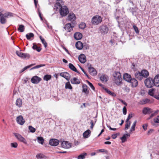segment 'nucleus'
I'll return each mask as SVG.
<instances>
[{"mask_svg":"<svg viewBox=\"0 0 159 159\" xmlns=\"http://www.w3.org/2000/svg\"><path fill=\"white\" fill-rule=\"evenodd\" d=\"M57 8H59L60 15L62 16H66L69 13V9L66 6H61L59 2H57L55 5Z\"/></svg>","mask_w":159,"mask_h":159,"instance_id":"1","label":"nucleus"},{"mask_svg":"<svg viewBox=\"0 0 159 159\" xmlns=\"http://www.w3.org/2000/svg\"><path fill=\"white\" fill-rule=\"evenodd\" d=\"M113 80L115 84L117 85H120L122 80L121 74L119 72H115L113 74Z\"/></svg>","mask_w":159,"mask_h":159,"instance_id":"2","label":"nucleus"},{"mask_svg":"<svg viewBox=\"0 0 159 159\" xmlns=\"http://www.w3.org/2000/svg\"><path fill=\"white\" fill-rule=\"evenodd\" d=\"M102 17L99 15H96L92 18L91 23L94 25H96L100 23L102 21Z\"/></svg>","mask_w":159,"mask_h":159,"instance_id":"3","label":"nucleus"},{"mask_svg":"<svg viewBox=\"0 0 159 159\" xmlns=\"http://www.w3.org/2000/svg\"><path fill=\"white\" fill-rule=\"evenodd\" d=\"M144 84L145 86L148 88H151L155 85L153 79L149 77L147 78L144 81Z\"/></svg>","mask_w":159,"mask_h":159,"instance_id":"4","label":"nucleus"},{"mask_svg":"<svg viewBox=\"0 0 159 159\" xmlns=\"http://www.w3.org/2000/svg\"><path fill=\"white\" fill-rule=\"evenodd\" d=\"M100 32L102 34H105L108 33L109 30L108 27L106 25H102L99 27Z\"/></svg>","mask_w":159,"mask_h":159,"instance_id":"5","label":"nucleus"},{"mask_svg":"<svg viewBox=\"0 0 159 159\" xmlns=\"http://www.w3.org/2000/svg\"><path fill=\"white\" fill-rule=\"evenodd\" d=\"M16 53L18 56L23 59H29L30 57L29 54L24 53L18 51H17Z\"/></svg>","mask_w":159,"mask_h":159,"instance_id":"6","label":"nucleus"},{"mask_svg":"<svg viewBox=\"0 0 159 159\" xmlns=\"http://www.w3.org/2000/svg\"><path fill=\"white\" fill-rule=\"evenodd\" d=\"M13 134L18 140L23 142L25 144H27V142L26 139L20 134L17 133H14Z\"/></svg>","mask_w":159,"mask_h":159,"instance_id":"7","label":"nucleus"},{"mask_svg":"<svg viewBox=\"0 0 159 159\" xmlns=\"http://www.w3.org/2000/svg\"><path fill=\"white\" fill-rule=\"evenodd\" d=\"M61 145L62 148L66 149L69 148H70L72 146L71 144L67 141H63L61 143Z\"/></svg>","mask_w":159,"mask_h":159,"instance_id":"8","label":"nucleus"},{"mask_svg":"<svg viewBox=\"0 0 159 159\" xmlns=\"http://www.w3.org/2000/svg\"><path fill=\"white\" fill-rule=\"evenodd\" d=\"M41 80V78L37 76H34L31 79V81L33 84H37L39 83Z\"/></svg>","mask_w":159,"mask_h":159,"instance_id":"9","label":"nucleus"},{"mask_svg":"<svg viewBox=\"0 0 159 159\" xmlns=\"http://www.w3.org/2000/svg\"><path fill=\"white\" fill-rule=\"evenodd\" d=\"M76 19L75 16V14L73 13H70L68 15L66 20L69 21L73 22Z\"/></svg>","mask_w":159,"mask_h":159,"instance_id":"10","label":"nucleus"},{"mask_svg":"<svg viewBox=\"0 0 159 159\" xmlns=\"http://www.w3.org/2000/svg\"><path fill=\"white\" fill-rule=\"evenodd\" d=\"M16 120L17 123L21 125H23L25 122V120L22 116H19L17 117Z\"/></svg>","mask_w":159,"mask_h":159,"instance_id":"11","label":"nucleus"},{"mask_svg":"<svg viewBox=\"0 0 159 159\" xmlns=\"http://www.w3.org/2000/svg\"><path fill=\"white\" fill-rule=\"evenodd\" d=\"M79 61L82 63H84L86 61L85 56L83 54H81L79 56Z\"/></svg>","mask_w":159,"mask_h":159,"instance_id":"12","label":"nucleus"},{"mask_svg":"<svg viewBox=\"0 0 159 159\" xmlns=\"http://www.w3.org/2000/svg\"><path fill=\"white\" fill-rule=\"evenodd\" d=\"M152 112L153 111L151 109L147 107H144L142 111L144 115L149 114L152 113Z\"/></svg>","mask_w":159,"mask_h":159,"instance_id":"13","label":"nucleus"},{"mask_svg":"<svg viewBox=\"0 0 159 159\" xmlns=\"http://www.w3.org/2000/svg\"><path fill=\"white\" fill-rule=\"evenodd\" d=\"M59 141L56 139H52L49 141L50 144L52 146H56L59 144Z\"/></svg>","mask_w":159,"mask_h":159,"instance_id":"14","label":"nucleus"},{"mask_svg":"<svg viewBox=\"0 0 159 159\" xmlns=\"http://www.w3.org/2000/svg\"><path fill=\"white\" fill-rule=\"evenodd\" d=\"M89 71V73L93 75H95L97 74V72L95 69L90 65L88 67Z\"/></svg>","mask_w":159,"mask_h":159,"instance_id":"15","label":"nucleus"},{"mask_svg":"<svg viewBox=\"0 0 159 159\" xmlns=\"http://www.w3.org/2000/svg\"><path fill=\"white\" fill-rule=\"evenodd\" d=\"M73 27L70 23H68L66 24L64 27V29L68 32H70L73 30Z\"/></svg>","mask_w":159,"mask_h":159,"instance_id":"16","label":"nucleus"},{"mask_svg":"<svg viewBox=\"0 0 159 159\" xmlns=\"http://www.w3.org/2000/svg\"><path fill=\"white\" fill-rule=\"evenodd\" d=\"M60 75L61 76L65 78L67 80H70V76L67 72H62L60 74Z\"/></svg>","mask_w":159,"mask_h":159,"instance_id":"17","label":"nucleus"},{"mask_svg":"<svg viewBox=\"0 0 159 159\" xmlns=\"http://www.w3.org/2000/svg\"><path fill=\"white\" fill-rule=\"evenodd\" d=\"M155 86L159 87V75H156L153 79Z\"/></svg>","mask_w":159,"mask_h":159,"instance_id":"18","label":"nucleus"},{"mask_svg":"<svg viewBox=\"0 0 159 159\" xmlns=\"http://www.w3.org/2000/svg\"><path fill=\"white\" fill-rule=\"evenodd\" d=\"M123 79L128 82H129L132 79L131 75L127 73H125L124 75Z\"/></svg>","mask_w":159,"mask_h":159,"instance_id":"19","label":"nucleus"},{"mask_svg":"<svg viewBox=\"0 0 159 159\" xmlns=\"http://www.w3.org/2000/svg\"><path fill=\"white\" fill-rule=\"evenodd\" d=\"M74 37L75 39L79 40L82 38V35L80 33L76 32L74 34Z\"/></svg>","mask_w":159,"mask_h":159,"instance_id":"20","label":"nucleus"},{"mask_svg":"<svg viewBox=\"0 0 159 159\" xmlns=\"http://www.w3.org/2000/svg\"><path fill=\"white\" fill-rule=\"evenodd\" d=\"M129 82L132 87H135L138 85V81L135 78L132 79Z\"/></svg>","mask_w":159,"mask_h":159,"instance_id":"21","label":"nucleus"},{"mask_svg":"<svg viewBox=\"0 0 159 159\" xmlns=\"http://www.w3.org/2000/svg\"><path fill=\"white\" fill-rule=\"evenodd\" d=\"M140 73L141 74V75L143 77L147 78L149 76V72L146 70H142Z\"/></svg>","mask_w":159,"mask_h":159,"instance_id":"22","label":"nucleus"},{"mask_svg":"<svg viewBox=\"0 0 159 159\" xmlns=\"http://www.w3.org/2000/svg\"><path fill=\"white\" fill-rule=\"evenodd\" d=\"M157 90L153 89H150L148 91V94L151 96L155 98V96Z\"/></svg>","mask_w":159,"mask_h":159,"instance_id":"23","label":"nucleus"},{"mask_svg":"<svg viewBox=\"0 0 159 159\" xmlns=\"http://www.w3.org/2000/svg\"><path fill=\"white\" fill-rule=\"evenodd\" d=\"M91 131L89 129H88L83 134V136L85 138H87L90 135Z\"/></svg>","mask_w":159,"mask_h":159,"instance_id":"24","label":"nucleus"},{"mask_svg":"<svg viewBox=\"0 0 159 159\" xmlns=\"http://www.w3.org/2000/svg\"><path fill=\"white\" fill-rule=\"evenodd\" d=\"M75 47L77 49L81 50L83 48V43L80 41H78L75 44Z\"/></svg>","mask_w":159,"mask_h":159,"instance_id":"25","label":"nucleus"},{"mask_svg":"<svg viewBox=\"0 0 159 159\" xmlns=\"http://www.w3.org/2000/svg\"><path fill=\"white\" fill-rule=\"evenodd\" d=\"M103 89H104L105 91L109 94L112 97H115L116 96V94L114 93V92H112L108 89H107L104 87H103Z\"/></svg>","mask_w":159,"mask_h":159,"instance_id":"26","label":"nucleus"},{"mask_svg":"<svg viewBox=\"0 0 159 159\" xmlns=\"http://www.w3.org/2000/svg\"><path fill=\"white\" fill-rule=\"evenodd\" d=\"M70 81L71 84H78L80 83L79 80L75 77L71 79Z\"/></svg>","mask_w":159,"mask_h":159,"instance_id":"27","label":"nucleus"},{"mask_svg":"<svg viewBox=\"0 0 159 159\" xmlns=\"http://www.w3.org/2000/svg\"><path fill=\"white\" fill-rule=\"evenodd\" d=\"M82 92L85 93L86 94H88L89 92L88 89V87L86 84H83L82 85Z\"/></svg>","mask_w":159,"mask_h":159,"instance_id":"28","label":"nucleus"},{"mask_svg":"<svg viewBox=\"0 0 159 159\" xmlns=\"http://www.w3.org/2000/svg\"><path fill=\"white\" fill-rule=\"evenodd\" d=\"M135 76L137 79L139 80H141L143 79V77L140 72H136L135 74Z\"/></svg>","mask_w":159,"mask_h":159,"instance_id":"29","label":"nucleus"},{"mask_svg":"<svg viewBox=\"0 0 159 159\" xmlns=\"http://www.w3.org/2000/svg\"><path fill=\"white\" fill-rule=\"evenodd\" d=\"M22 104V100L21 99L18 98L16 101V105L19 107H21Z\"/></svg>","mask_w":159,"mask_h":159,"instance_id":"30","label":"nucleus"},{"mask_svg":"<svg viewBox=\"0 0 159 159\" xmlns=\"http://www.w3.org/2000/svg\"><path fill=\"white\" fill-rule=\"evenodd\" d=\"M87 155V154L86 153L83 152L79 155L77 158L78 159H84Z\"/></svg>","mask_w":159,"mask_h":159,"instance_id":"31","label":"nucleus"},{"mask_svg":"<svg viewBox=\"0 0 159 159\" xmlns=\"http://www.w3.org/2000/svg\"><path fill=\"white\" fill-rule=\"evenodd\" d=\"M69 68L72 70L74 71L77 73H78L76 68L71 63H70L69 65Z\"/></svg>","mask_w":159,"mask_h":159,"instance_id":"32","label":"nucleus"},{"mask_svg":"<svg viewBox=\"0 0 159 159\" xmlns=\"http://www.w3.org/2000/svg\"><path fill=\"white\" fill-rule=\"evenodd\" d=\"M33 45V46L32 48L34 50H36L38 52H39L41 51V48L39 47H38L36 43H34Z\"/></svg>","mask_w":159,"mask_h":159,"instance_id":"33","label":"nucleus"},{"mask_svg":"<svg viewBox=\"0 0 159 159\" xmlns=\"http://www.w3.org/2000/svg\"><path fill=\"white\" fill-rule=\"evenodd\" d=\"M130 134H127L123 135V136L120 138V139L123 142H124L126 140V138L127 137H129Z\"/></svg>","mask_w":159,"mask_h":159,"instance_id":"34","label":"nucleus"},{"mask_svg":"<svg viewBox=\"0 0 159 159\" xmlns=\"http://www.w3.org/2000/svg\"><path fill=\"white\" fill-rule=\"evenodd\" d=\"M100 79L102 81L106 82L108 80V77L106 75H102L100 77Z\"/></svg>","mask_w":159,"mask_h":159,"instance_id":"35","label":"nucleus"},{"mask_svg":"<svg viewBox=\"0 0 159 159\" xmlns=\"http://www.w3.org/2000/svg\"><path fill=\"white\" fill-rule=\"evenodd\" d=\"M25 29V26L23 25H19V28H18V30L20 32H23L24 31Z\"/></svg>","mask_w":159,"mask_h":159,"instance_id":"36","label":"nucleus"},{"mask_svg":"<svg viewBox=\"0 0 159 159\" xmlns=\"http://www.w3.org/2000/svg\"><path fill=\"white\" fill-rule=\"evenodd\" d=\"M4 14H3L2 15V16L1 17L0 19V22L2 24H4L6 23V20L5 19V18H7V17H5V16L4 15Z\"/></svg>","mask_w":159,"mask_h":159,"instance_id":"37","label":"nucleus"},{"mask_svg":"<svg viewBox=\"0 0 159 159\" xmlns=\"http://www.w3.org/2000/svg\"><path fill=\"white\" fill-rule=\"evenodd\" d=\"M65 88L66 89H72V87L69 82H68L66 84Z\"/></svg>","mask_w":159,"mask_h":159,"instance_id":"38","label":"nucleus"},{"mask_svg":"<svg viewBox=\"0 0 159 159\" xmlns=\"http://www.w3.org/2000/svg\"><path fill=\"white\" fill-rule=\"evenodd\" d=\"M45 156L42 153H39L36 155V157L37 159H42L44 158Z\"/></svg>","mask_w":159,"mask_h":159,"instance_id":"39","label":"nucleus"},{"mask_svg":"<svg viewBox=\"0 0 159 159\" xmlns=\"http://www.w3.org/2000/svg\"><path fill=\"white\" fill-rule=\"evenodd\" d=\"M38 142L39 143L42 144L43 143L44 140L42 137H39L37 138Z\"/></svg>","mask_w":159,"mask_h":159,"instance_id":"40","label":"nucleus"},{"mask_svg":"<svg viewBox=\"0 0 159 159\" xmlns=\"http://www.w3.org/2000/svg\"><path fill=\"white\" fill-rule=\"evenodd\" d=\"M34 36V34L33 33H30L26 35V37L28 39L30 40L31 38L33 37Z\"/></svg>","mask_w":159,"mask_h":159,"instance_id":"41","label":"nucleus"},{"mask_svg":"<svg viewBox=\"0 0 159 159\" xmlns=\"http://www.w3.org/2000/svg\"><path fill=\"white\" fill-rule=\"evenodd\" d=\"M86 26V24L84 22H81L79 25V27L81 29H84Z\"/></svg>","mask_w":159,"mask_h":159,"instance_id":"42","label":"nucleus"},{"mask_svg":"<svg viewBox=\"0 0 159 159\" xmlns=\"http://www.w3.org/2000/svg\"><path fill=\"white\" fill-rule=\"evenodd\" d=\"M51 78V76L50 75H46L44 76L43 80L46 81H48Z\"/></svg>","mask_w":159,"mask_h":159,"instance_id":"43","label":"nucleus"},{"mask_svg":"<svg viewBox=\"0 0 159 159\" xmlns=\"http://www.w3.org/2000/svg\"><path fill=\"white\" fill-rule=\"evenodd\" d=\"M34 64H31V65H30L27 66H25V67H24L20 71V73H22L23 72H24V71H25V70H26V69H27L29 68H30V67H31V66H33L34 65Z\"/></svg>","mask_w":159,"mask_h":159,"instance_id":"44","label":"nucleus"},{"mask_svg":"<svg viewBox=\"0 0 159 159\" xmlns=\"http://www.w3.org/2000/svg\"><path fill=\"white\" fill-rule=\"evenodd\" d=\"M125 122L126 124L125 126V129L126 130L128 129L129 127L131 124V122L130 121H127V122Z\"/></svg>","mask_w":159,"mask_h":159,"instance_id":"45","label":"nucleus"},{"mask_svg":"<svg viewBox=\"0 0 159 159\" xmlns=\"http://www.w3.org/2000/svg\"><path fill=\"white\" fill-rule=\"evenodd\" d=\"M42 43L44 44V47L46 48L47 47V43L45 41V40L42 37L40 36L39 37Z\"/></svg>","mask_w":159,"mask_h":159,"instance_id":"46","label":"nucleus"},{"mask_svg":"<svg viewBox=\"0 0 159 159\" xmlns=\"http://www.w3.org/2000/svg\"><path fill=\"white\" fill-rule=\"evenodd\" d=\"M29 129L30 131L32 133H34L36 130L32 126H29Z\"/></svg>","mask_w":159,"mask_h":159,"instance_id":"47","label":"nucleus"},{"mask_svg":"<svg viewBox=\"0 0 159 159\" xmlns=\"http://www.w3.org/2000/svg\"><path fill=\"white\" fill-rule=\"evenodd\" d=\"M4 15L5 16V17H7V18L8 17V16H13V14L11 12L6 13H4Z\"/></svg>","mask_w":159,"mask_h":159,"instance_id":"48","label":"nucleus"},{"mask_svg":"<svg viewBox=\"0 0 159 159\" xmlns=\"http://www.w3.org/2000/svg\"><path fill=\"white\" fill-rule=\"evenodd\" d=\"M87 82L88 83V85H89V86L90 87V88H91V89L94 90L95 89V88L93 85V84L89 82V81L87 80Z\"/></svg>","mask_w":159,"mask_h":159,"instance_id":"49","label":"nucleus"},{"mask_svg":"<svg viewBox=\"0 0 159 159\" xmlns=\"http://www.w3.org/2000/svg\"><path fill=\"white\" fill-rule=\"evenodd\" d=\"M11 146L12 148H16L18 146V144L16 142L11 143Z\"/></svg>","mask_w":159,"mask_h":159,"instance_id":"50","label":"nucleus"},{"mask_svg":"<svg viewBox=\"0 0 159 159\" xmlns=\"http://www.w3.org/2000/svg\"><path fill=\"white\" fill-rule=\"evenodd\" d=\"M133 28L134 29L135 32L137 34H139V29H138V28L135 25H133Z\"/></svg>","mask_w":159,"mask_h":159,"instance_id":"51","label":"nucleus"},{"mask_svg":"<svg viewBox=\"0 0 159 159\" xmlns=\"http://www.w3.org/2000/svg\"><path fill=\"white\" fill-rule=\"evenodd\" d=\"M44 66V65H37V66H35L34 67H33L32 68H31L30 69V70H33V69H37V68H38L39 67H40L42 66Z\"/></svg>","mask_w":159,"mask_h":159,"instance_id":"52","label":"nucleus"},{"mask_svg":"<svg viewBox=\"0 0 159 159\" xmlns=\"http://www.w3.org/2000/svg\"><path fill=\"white\" fill-rule=\"evenodd\" d=\"M132 117V114L131 113H130L129 114V116H128L127 119H126V121H125V122H127V121H129V120Z\"/></svg>","mask_w":159,"mask_h":159,"instance_id":"53","label":"nucleus"},{"mask_svg":"<svg viewBox=\"0 0 159 159\" xmlns=\"http://www.w3.org/2000/svg\"><path fill=\"white\" fill-rule=\"evenodd\" d=\"M155 96V98L159 100V92L157 91Z\"/></svg>","mask_w":159,"mask_h":159,"instance_id":"54","label":"nucleus"},{"mask_svg":"<svg viewBox=\"0 0 159 159\" xmlns=\"http://www.w3.org/2000/svg\"><path fill=\"white\" fill-rule=\"evenodd\" d=\"M123 112L124 115H125L127 113L126 108L125 107H124L123 108Z\"/></svg>","mask_w":159,"mask_h":159,"instance_id":"55","label":"nucleus"},{"mask_svg":"<svg viewBox=\"0 0 159 159\" xmlns=\"http://www.w3.org/2000/svg\"><path fill=\"white\" fill-rule=\"evenodd\" d=\"M154 122L156 123H159V116H158L157 118L154 119Z\"/></svg>","mask_w":159,"mask_h":159,"instance_id":"56","label":"nucleus"},{"mask_svg":"<svg viewBox=\"0 0 159 159\" xmlns=\"http://www.w3.org/2000/svg\"><path fill=\"white\" fill-rule=\"evenodd\" d=\"M124 90L125 92L127 93L129 92L130 91L129 88L128 87H126L124 88Z\"/></svg>","mask_w":159,"mask_h":159,"instance_id":"57","label":"nucleus"},{"mask_svg":"<svg viewBox=\"0 0 159 159\" xmlns=\"http://www.w3.org/2000/svg\"><path fill=\"white\" fill-rule=\"evenodd\" d=\"M90 124H91V126H90V129H93V127L94 126L93 121V120H91V121Z\"/></svg>","mask_w":159,"mask_h":159,"instance_id":"58","label":"nucleus"},{"mask_svg":"<svg viewBox=\"0 0 159 159\" xmlns=\"http://www.w3.org/2000/svg\"><path fill=\"white\" fill-rule=\"evenodd\" d=\"M135 130V127L133 126L131 127V129L129 130V133H131L133 131H134Z\"/></svg>","mask_w":159,"mask_h":159,"instance_id":"59","label":"nucleus"},{"mask_svg":"<svg viewBox=\"0 0 159 159\" xmlns=\"http://www.w3.org/2000/svg\"><path fill=\"white\" fill-rule=\"evenodd\" d=\"M117 136V134H113L112 135V137L113 139H116Z\"/></svg>","mask_w":159,"mask_h":159,"instance_id":"60","label":"nucleus"},{"mask_svg":"<svg viewBox=\"0 0 159 159\" xmlns=\"http://www.w3.org/2000/svg\"><path fill=\"white\" fill-rule=\"evenodd\" d=\"M156 115L155 114V113H152L150 116L149 118L148 119H150L153 117L154 116H155Z\"/></svg>","mask_w":159,"mask_h":159,"instance_id":"61","label":"nucleus"},{"mask_svg":"<svg viewBox=\"0 0 159 159\" xmlns=\"http://www.w3.org/2000/svg\"><path fill=\"white\" fill-rule=\"evenodd\" d=\"M153 130L152 129H150L148 132V135H150L151 134L152 132L153 131Z\"/></svg>","mask_w":159,"mask_h":159,"instance_id":"62","label":"nucleus"},{"mask_svg":"<svg viewBox=\"0 0 159 159\" xmlns=\"http://www.w3.org/2000/svg\"><path fill=\"white\" fill-rule=\"evenodd\" d=\"M143 127L144 130H146L147 129V125L145 124L143 125Z\"/></svg>","mask_w":159,"mask_h":159,"instance_id":"63","label":"nucleus"},{"mask_svg":"<svg viewBox=\"0 0 159 159\" xmlns=\"http://www.w3.org/2000/svg\"><path fill=\"white\" fill-rule=\"evenodd\" d=\"M81 70L82 71L84 72V74L85 75H86L87 76H88V75L86 73V72L84 71V70L83 68H82V67H80Z\"/></svg>","mask_w":159,"mask_h":159,"instance_id":"64","label":"nucleus"}]
</instances>
